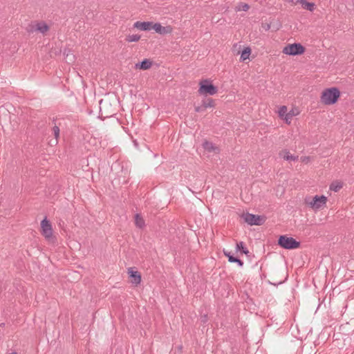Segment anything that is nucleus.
Instances as JSON below:
<instances>
[{"label":"nucleus","mask_w":354,"mask_h":354,"mask_svg":"<svg viewBox=\"0 0 354 354\" xmlns=\"http://www.w3.org/2000/svg\"><path fill=\"white\" fill-rule=\"evenodd\" d=\"M339 95V91L337 88H326L322 94L321 101L326 105L333 104L337 101Z\"/></svg>","instance_id":"1"},{"label":"nucleus","mask_w":354,"mask_h":354,"mask_svg":"<svg viewBox=\"0 0 354 354\" xmlns=\"http://www.w3.org/2000/svg\"><path fill=\"white\" fill-rule=\"evenodd\" d=\"M278 245L286 250H293L300 246V242L296 241L292 237L281 235L279 237Z\"/></svg>","instance_id":"2"},{"label":"nucleus","mask_w":354,"mask_h":354,"mask_svg":"<svg viewBox=\"0 0 354 354\" xmlns=\"http://www.w3.org/2000/svg\"><path fill=\"white\" fill-rule=\"evenodd\" d=\"M217 92V87L213 85L209 80H203L200 82L198 93L201 95L209 94L210 95H214Z\"/></svg>","instance_id":"3"},{"label":"nucleus","mask_w":354,"mask_h":354,"mask_svg":"<svg viewBox=\"0 0 354 354\" xmlns=\"http://www.w3.org/2000/svg\"><path fill=\"white\" fill-rule=\"evenodd\" d=\"M306 203L313 209H319L326 205L327 198L325 196L316 195L311 200L306 198Z\"/></svg>","instance_id":"4"},{"label":"nucleus","mask_w":354,"mask_h":354,"mask_svg":"<svg viewBox=\"0 0 354 354\" xmlns=\"http://www.w3.org/2000/svg\"><path fill=\"white\" fill-rule=\"evenodd\" d=\"M41 233L47 241L54 242L55 239L53 235L52 225L46 217L41 222Z\"/></svg>","instance_id":"5"},{"label":"nucleus","mask_w":354,"mask_h":354,"mask_svg":"<svg viewBox=\"0 0 354 354\" xmlns=\"http://www.w3.org/2000/svg\"><path fill=\"white\" fill-rule=\"evenodd\" d=\"M305 50L304 47L299 43L288 44L283 49V53L288 55H298L304 53Z\"/></svg>","instance_id":"6"},{"label":"nucleus","mask_w":354,"mask_h":354,"mask_svg":"<svg viewBox=\"0 0 354 354\" xmlns=\"http://www.w3.org/2000/svg\"><path fill=\"white\" fill-rule=\"evenodd\" d=\"M245 222L250 225H261L264 223V218L259 215L247 213L243 215Z\"/></svg>","instance_id":"7"},{"label":"nucleus","mask_w":354,"mask_h":354,"mask_svg":"<svg viewBox=\"0 0 354 354\" xmlns=\"http://www.w3.org/2000/svg\"><path fill=\"white\" fill-rule=\"evenodd\" d=\"M49 30V26L44 21L35 22L30 25L28 32H39L45 34Z\"/></svg>","instance_id":"8"},{"label":"nucleus","mask_w":354,"mask_h":354,"mask_svg":"<svg viewBox=\"0 0 354 354\" xmlns=\"http://www.w3.org/2000/svg\"><path fill=\"white\" fill-rule=\"evenodd\" d=\"M152 29L154 30L156 32L162 35L170 34L173 31V28L171 26H162L160 23L153 24Z\"/></svg>","instance_id":"9"},{"label":"nucleus","mask_w":354,"mask_h":354,"mask_svg":"<svg viewBox=\"0 0 354 354\" xmlns=\"http://www.w3.org/2000/svg\"><path fill=\"white\" fill-rule=\"evenodd\" d=\"M153 23L152 21H136L133 24V27L140 30L148 31L153 28Z\"/></svg>","instance_id":"10"},{"label":"nucleus","mask_w":354,"mask_h":354,"mask_svg":"<svg viewBox=\"0 0 354 354\" xmlns=\"http://www.w3.org/2000/svg\"><path fill=\"white\" fill-rule=\"evenodd\" d=\"M128 274L131 279V283L138 286L141 282V275L138 271H133L132 268L128 269Z\"/></svg>","instance_id":"11"},{"label":"nucleus","mask_w":354,"mask_h":354,"mask_svg":"<svg viewBox=\"0 0 354 354\" xmlns=\"http://www.w3.org/2000/svg\"><path fill=\"white\" fill-rule=\"evenodd\" d=\"M296 2L300 3L304 9L310 12H313L315 9V4L314 3H310L306 0H297Z\"/></svg>","instance_id":"12"},{"label":"nucleus","mask_w":354,"mask_h":354,"mask_svg":"<svg viewBox=\"0 0 354 354\" xmlns=\"http://www.w3.org/2000/svg\"><path fill=\"white\" fill-rule=\"evenodd\" d=\"M152 66V62L148 59H143L140 63H138L136 64V68L142 69V70H147L150 68Z\"/></svg>","instance_id":"13"},{"label":"nucleus","mask_w":354,"mask_h":354,"mask_svg":"<svg viewBox=\"0 0 354 354\" xmlns=\"http://www.w3.org/2000/svg\"><path fill=\"white\" fill-rule=\"evenodd\" d=\"M280 157L288 161H295L298 159V156H293L287 150H283L279 153Z\"/></svg>","instance_id":"14"},{"label":"nucleus","mask_w":354,"mask_h":354,"mask_svg":"<svg viewBox=\"0 0 354 354\" xmlns=\"http://www.w3.org/2000/svg\"><path fill=\"white\" fill-rule=\"evenodd\" d=\"M203 147L208 152L217 151L218 149L214 143L208 141H205L203 144Z\"/></svg>","instance_id":"15"},{"label":"nucleus","mask_w":354,"mask_h":354,"mask_svg":"<svg viewBox=\"0 0 354 354\" xmlns=\"http://www.w3.org/2000/svg\"><path fill=\"white\" fill-rule=\"evenodd\" d=\"M135 224L139 228H142L145 225L144 219L138 214L135 215Z\"/></svg>","instance_id":"16"},{"label":"nucleus","mask_w":354,"mask_h":354,"mask_svg":"<svg viewBox=\"0 0 354 354\" xmlns=\"http://www.w3.org/2000/svg\"><path fill=\"white\" fill-rule=\"evenodd\" d=\"M250 53H251V49L249 47L245 48L241 53V58H240L241 60L245 61L247 59H248Z\"/></svg>","instance_id":"17"},{"label":"nucleus","mask_w":354,"mask_h":354,"mask_svg":"<svg viewBox=\"0 0 354 354\" xmlns=\"http://www.w3.org/2000/svg\"><path fill=\"white\" fill-rule=\"evenodd\" d=\"M342 187V183L340 182H333L330 185V189L337 192Z\"/></svg>","instance_id":"18"},{"label":"nucleus","mask_w":354,"mask_h":354,"mask_svg":"<svg viewBox=\"0 0 354 354\" xmlns=\"http://www.w3.org/2000/svg\"><path fill=\"white\" fill-rule=\"evenodd\" d=\"M140 36L139 35H129L126 37V41L128 42H135L139 41Z\"/></svg>","instance_id":"19"},{"label":"nucleus","mask_w":354,"mask_h":354,"mask_svg":"<svg viewBox=\"0 0 354 354\" xmlns=\"http://www.w3.org/2000/svg\"><path fill=\"white\" fill-rule=\"evenodd\" d=\"M203 104L205 109L207 108L214 107L215 106L214 100L212 98H209L207 100H204L203 102Z\"/></svg>","instance_id":"20"},{"label":"nucleus","mask_w":354,"mask_h":354,"mask_svg":"<svg viewBox=\"0 0 354 354\" xmlns=\"http://www.w3.org/2000/svg\"><path fill=\"white\" fill-rule=\"evenodd\" d=\"M236 250L241 251L243 253L245 254H247L249 252L248 249L244 246V243L242 241L236 243Z\"/></svg>","instance_id":"21"},{"label":"nucleus","mask_w":354,"mask_h":354,"mask_svg":"<svg viewBox=\"0 0 354 354\" xmlns=\"http://www.w3.org/2000/svg\"><path fill=\"white\" fill-rule=\"evenodd\" d=\"M287 107L286 106H281L279 107L278 111L279 116L283 120V118L286 116L287 113Z\"/></svg>","instance_id":"22"},{"label":"nucleus","mask_w":354,"mask_h":354,"mask_svg":"<svg viewBox=\"0 0 354 354\" xmlns=\"http://www.w3.org/2000/svg\"><path fill=\"white\" fill-rule=\"evenodd\" d=\"M295 115V113L292 111H291L289 113H286V116L283 118V120H285V122L289 124H290L292 118Z\"/></svg>","instance_id":"23"},{"label":"nucleus","mask_w":354,"mask_h":354,"mask_svg":"<svg viewBox=\"0 0 354 354\" xmlns=\"http://www.w3.org/2000/svg\"><path fill=\"white\" fill-rule=\"evenodd\" d=\"M250 8V6L247 3H241L239 5V7L237 8V10H243V11H248Z\"/></svg>","instance_id":"24"},{"label":"nucleus","mask_w":354,"mask_h":354,"mask_svg":"<svg viewBox=\"0 0 354 354\" xmlns=\"http://www.w3.org/2000/svg\"><path fill=\"white\" fill-rule=\"evenodd\" d=\"M224 254L228 258V261L231 263H234L236 261V257H233L230 254V252L224 251Z\"/></svg>","instance_id":"25"},{"label":"nucleus","mask_w":354,"mask_h":354,"mask_svg":"<svg viewBox=\"0 0 354 354\" xmlns=\"http://www.w3.org/2000/svg\"><path fill=\"white\" fill-rule=\"evenodd\" d=\"M53 131L55 139L57 140V138L59 136V128L55 125L53 128Z\"/></svg>","instance_id":"26"},{"label":"nucleus","mask_w":354,"mask_h":354,"mask_svg":"<svg viewBox=\"0 0 354 354\" xmlns=\"http://www.w3.org/2000/svg\"><path fill=\"white\" fill-rule=\"evenodd\" d=\"M300 160L304 163H308L311 160V158L310 156H301Z\"/></svg>","instance_id":"27"},{"label":"nucleus","mask_w":354,"mask_h":354,"mask_svg":"<svg viewBox=\"0 0 354 354\" xmlns=\"http://www.w3.org/2000/svg\"><path fill=\"white\" fill-rule=\"evenodd\" d=\"M205 108L204 107L203 104L201 106H198L195 107V111L197 113L204 111Z\"/></svg>","instance_id":"28"},{"label":"nucleus","mask_w":354,"mask_h":354,"mask_svg":"<svg viewBox=\"0 0 354 354\" xmlns=\"http://www.w3.org/2000/svg\"><path fill=\"white\" fill-rule=\"evenodd\" d=\"M234 263H236L241 267L243 266V262L238 258H236V261H234Z\"/></svg>","instance_id":"29"},{"label":"nucleus","mask_w":354,"mask_h":354,"mask_svg":"<svg viewBox=\"0 0 354 354\" xmlns=\"http://www.w3.org/2000/svg\"><path fill=\"white\" fill-rule=\"evenodd\" d=\"M206 320H207V317H206V316H205V317H204V318H203V322H206Z\"/></svg>","instance_id":"30"},{"label":"nucleus","mask_w":354,"mask_h":354,"mask_svg":"<svg viewBox=\"0 0 354 354\" xmlns=\"http://www.w3.org/2000/svg\"><path fill=\"white\" fill-rule=\"evenodd\" d=\"M269 28H270V25H268V26H266V30H268Z\"/></svg>","instance_id":"31"},{"label":"nucleus","mask_w":354,"mask_h":354,"mask_svg":"<svg viewBox=\"0 0 354 354\" xmlns=\"http://www.w3.org/2000/svg\"><path fill=\"white\" fill-rule=\"evenodd\" d=\"M10 354H17V353L13 352V353H10Z\"/></svg>","instance_id":"32"}]
</instances>
